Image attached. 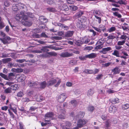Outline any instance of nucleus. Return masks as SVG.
<instances>
[{"label":"nucleus","mask_w":129,"mask_h":129,"mask_svg":"<svg viewBox=\"0 0 129 129\" xmlns=\"http://www.w3.org/2000/svg\"><path fill=\"white\" fill-rule=\"evenodd\" d=\"M27 15L31 18H33L34 17L32 15V14L31 13L28 12L27 13H25L24 12L22 11L20 12V14H17L15 16V18L17 21H20L22 20H23V17H24Z\"/></svg>","instance_id":"nucleus-1"},{"label":"nucleus","mask_w":129,"mask_h":129,"mask_svg":"<svg viewBox=\"0 0 129 129\" xmlns=\"http://www.w3.org/2000/svg\"><path fill=\"white\" fill-rule=\"evenodd\" d=\"M57 82L56 84L55 85V87H57L60 84L61 81V80L58 78L55 79H52L48 81L47 82V85L51 86L52 85Z\"/></svg>","instance_id":"nucleus-2"},{"label":"nucleus","mask_w":129,"mask_h":129,"mask_svg":"<svg viewBox=\"0 0 129 129\" xmlns=\"http://www.w3.org/2000/svg\"><path fill=\"white\" fill-rule=\"evenodd\" d=\"M26 6L21 3H18L14 4L12 7V9L13 11H17L19 9V8L20 9L22 8L23 9L26 8Z\"/></svg>","instance_id":"nucleus-3"},{"label":"nucleus","mask_w":129,"mask_h":129,"mask_svg":"<svg viewBox=\"0 0 129 129\" xmlns=\"http://www.w3.org/2000/svg\"><path fill=\"white\" fill-rule=\"evenodd\" d=\"M27 15L23 17V21H22V23L23 25L25 26H31L32 24V23L30 21H27V19L28 18V16Z\"/></svg>","instance_id":"nucleus-4"},{"label":"nucleus","mask_w":129,"mask_h":129,"mask_svg":"<svg viewBox=\"0 0 129 129\" xmlns=\"http://www.w3.org/2000/svg\"><path fill=\"white\" fill-rule=\"evenodd\" d=\"M90 41V40L87 38L86 37H84L82 39V41L78 40L77 41V45L78 46H80L81 44L84 43L86 44L89 42Z\"/></svg>","instance_id":"nucleus-5"},{"label":"nucleus","mask_w":129,"mask_h":129,"mask_svg":"<svg viewBox=\"0 0 129 129\" xmlns=\"http://www.w3.org/2000/svg\"><path fill=\"white\" fill-rule=\"evenodd\" d=\"M54 116V115L52 112H49L47 113L45 115V121L49 122V120L47 119L49 118H55L54 117H53Z\"/></svg>","instance_id":"nucleus-6"},{"label":"nucleus","mask_w":129,"mask_h":129,"mask_svg":"<svg viewBox=\"0 0 129 129\" xmlns=\"http://www.w3.org/2000/svg\"><path fill=\"white\" fill-rule=\"evenodd\" d=\"M57 109L58 111L62 113L58 116V117L59 118L64 119L65 117V115L64 114V113L65 112V111L61 109L60 107H58L57 108Z\"/></svg>","instance_id":"nucleus-7"},{"label":"nucleus","mask_w":129,"mask_h":129,"mask_svg":"<svg viewBox=\"0 0 129 129\" xmlns=\"http://www.w3.org/2000/svg\"><path fill=\"white\" fill-rule=\"evenodd\" d=\"M87 122V121L84 120L80 119L78 122L77 126L78 127L81 128L83 127V125L85 124Z\"/></svg>","instance_id":"nucleus-8"},{"label":"nucleus","mask_w":129,"mask_h":129,"mask_svg":"<svg viewBox=\"0 0 129 129\" xmlns=\"http://www.w3.org/2000/svg\"><path fill=\"white\" fill-rule=\"evenodd\" d=\"M111 50L112 48L111 47H107L103 48L102 50L100 51V53H102L104 54H106L107 53L108 51H110Z\"/></svg>","instance_id":"nucleus-9"},{"label":"nucleus","mask_w":129,"mask_h":129,"mask_svg":"<svg viewBox=\"0 0 129 129\" xmlns=\"http://www.w3.org/2000/svg\"><path fill=\"white\" fill-rule=\"evenodd\" d=\"M66 98L65 94L63 93L61 94L58 97V101L60 102H63Z\"/></svg>","instance_id":"nucleus-10"},{"label":"nucleus","mask_w":129,"mask_h":129,"mask_svg":"<svg viewBox=\"0 0 129 129\" xmlns=\"http://www.w3.org/2000/svg\"><path fill=\"white\" fill-rule=\"evenodd\" d=\"M73 54L70 53L68 52H65L62 53L60 54V56L63 57H68L73 56Z\"/></svg>","instance_id":"nucleus-11"},{"label":"nucleus","mask_w":129,"mask_h":129,"mask_svg":"<svg viewBox=\"0 0 129 129\" xmlns=\"http://www.w3.org/2000/svg\"><path fill=\"white\" fill-rule=\"evenodd\" d=\"M17 78L19 81L22 82L25 79V76L23 74H19L17 76Z\"/></svg>","instance_id":"nucleus-12"},{"label":"nucleus","mask_w":129,"mask_h":129,"mask_svg":"<svg viewBox=\"0 0 129 129\" xmlns=\"http://www.w3.org/2000/svg\"><path fill=\"white\" fill-rule=\"evenodd\" d=\"M16 106L13 103H11L9 105V107L16 114H17V111Z\"/></svg>","instance_id":"nucleus-13"},{"label":"nucleus","mask_w":129,"mask_h":129,"mask_svg":"<svg viewBox=\"0 0 129 129\" xmlns=\"http://www.w3.org/2000/svg\"><path fill=\"white\" fill-rule=\"evenodd\" d=\"M10 40V38L9 37L6 36L3 39L0 38V40L5 44H7L8 43V41Z\"/></svg>","instance_id":"nucleus-14"},{"label":"nucleus","mask_w":129,"mask_h":129,"mask_svg":"<svg viewBox=\"0 0 129 129\" xmlns=\"http://www.w3.org/2000/svg\"><path fill=\"white\" fill-rule=\"evenodd\" d=\"M59 8L63 11H67L69 10L68 6L65 4H62L61 6L59 7Z\"/></svg>","instance_id":"nucleus-15"},{"label":"nucleus","mask_w":129,"mask_h":129,"mask_svg":"<svg viewBox=\"0 0 129 129\" xmlns=\"http://www.w3.org/2000/svg\"><path fill=\"white\" fill-rule=\"evenodd\" d=\"M97 55L95 53H92L89 54L85 55V57L91 59L95 57Z\"/></svg>","instance_id":"nucleus-16"},{"label":"nucleus","mask_w":129,"mask_h":129,"mask_svg":"<svg viewBox=\"0 0 129 129\" xmlns=\"http://www.w3.org/2000/svg\"><path fill=\"white\" fill-rule=\"evenodd\" d=\"M112 71L114 74H119L120 73V70L117 67H116L112 69Z\"/></svg>","instance_id":"nucleus-17"},{"label":"nucleus","mask_w":129,"mask_h":129,"mask_svg":"<svg viewBox=\"0 0 129 129\" xmlns=\"http://www.w3.org/2000/svg\"><path fill=\"white\" fill-rule=\"evenodd\" d=\"M65 124L63 126V129H70V126L71 125V123L69 122H66Z\"/></svg>","instance_id":"nucleus-18"},{"label":"nucleus","mask_w":129,"mask_h":129,"mask_svg":"<svg viewBox=\"0 0 129 129\" xmlns=\"http://www.w3.org/2000/svg\"><path fill=\"white\" fill-rule=\"evenodd\" d=\"M73 31H68L65 33V36L66 37H70L73 35Z\"/></svg>","instance_id":"nucleus-19"},{"label":"nucleus","mask_w":129,"mask_h":129,"mask_svg":"<svg viewBox=\"0 0 129 129\" xmlns=\"http://www.w3.org/2000/svg\"><path fill=\"white\" fill-rule=\"evenodd\" d=\"M28 85L30 87H37L38 84L36 83H34L33 82L29 81Z\"/></svg>","instance_id":"nucleus-20"},{"label":"nucleus","mask_w":129,"mask_h":129,"mask_svg":"<svg viewBox=\"0 0 129 129\" xmlns=\"http://www.w3.org/2000/svg\"><path fill=\"white\" fill-rule=\"evenodd\" d=\"M28 85L30 87H37L38 84L36 83H34L33 82L29 81Z\"/></svg>","instance_id":"nucleus-21"},{"label":"nucleus","mask_w":129,"mask_h":129,"mask_svg":"<svg viewBox=\"0 0 129 129\" xmlns=\"http://www.w3.org/2000/svg\"><path fill=\"white\" fill-rule=\"evenodd\" d=\"M39 20L43 23H44L47 22V19L43 16H40L39 17Z\"/></svg>","instance_id":"nucleus-22"},{"label":"nucleus","mask_w":129,"mask_h":129,"mask_svg":"<svg viewBox=\"0 0 129 129\" xmlns=\"http://www.w3.org/2000/svg\"><path fill=\"white\" fill-rule=\"evenodd\" d=\"M36 100L37 101L41 102L44 99L43 97L39 95L36 96Z\"/></svg>","instance_id":"nucleus-23"},{"label":"nucleus","mask_w":129,"mask_h":129,"mask_svg":"<svg viewBox=\"0 0 129 129\" xmlns=\"http://www.w3.org/2000/svg\"><path fill=\"white\" fill-rule=\"evenodd\" d=\"M51 47L49 46H45L44 47H43L41 49V50L43 52H47L49 51V50L47 48H50Z\"/></svg>","instance_id":"nucleus-24"},{"label":"nucleus","mask_w":129,"mask_h":129,"mask_svg":"<svg viewBox=\"0 0 129 129\" xmlns=\"http://www.w3.org/2000/svg\"><path fill=\"white\" fill-rule=\"evenodd\" d=\"M128 25L126 23H124L123 24L122 26V28L124 30H128Z\"/></svg>","instance_id":"nucleus-25"},{"label":"nucleus","mask_w":129,"mask_h":129,"mask_svg":"<svg viewBox=\"0 0 129 129\" xmlns=\"http://www.w3.org/2000/svg\"><path fill=\"white\" fill-rule=\"evenodd\" d=\"M94 93L93 91V89H90L88 90L87 92V95L89 97L91 96Z\"/></svg>","instance_id":"nucleus-26"},{"label":"nucleus","mask_w":129,"mask_h":129,"mask_svg":"<svg viewBox=\"0 0 129 129\" xmlns=\"http://www.w3.org/2000/svg\"><path fill=\"white\" fill-rule=\"evenodd\" d=\"M115 107L111 106L109 108V111L110 113L115 112L116 111V110H115Z\"/></svg>","instance_id":"nucleus-27"},{"label":"nucleus","mask_w":129,"mask_h":129,"mask_svg":"<svg viewBox=\"0 0 129 129\" xmlns=\"http://www.w3.org/2000/svg\"><path fill=\"white\" fill-rule=\"evenodd\" d=\"M127 38V37L126 35V34L123 33V34L120 37V40H122L125 41L126 40Z\"/></svg>","instance_id":"nucleus-28"},{"label":"nucleus","mask_w":129,"mask_h":129,"mask_svg":"<svg viewBox=\"0 0 129 129\" xmlns=\"http://www.w3.org/2000/svg\"><path fill=\"white\" fill-rule=\"evenodd\" d=\"M116 28L115 27H111L108 28L107 31L109 33H112L116 30Z\"/></svg>","instance_id":"nucleus-29"},{"label":"nucleus","mask_w":129,"mask_h":129,"mask_svg":"<svg viewBox=\"0 0 129 129\" xmlns=\"http://www.w3.org/2000/svg\"><path fill=\"white\" fill-rule=\"evenodd\" d=\"M112 54L116 56L117 57H120L119 53V51L116 50H115L114 51L113 53H112Z\"/></svg>","instance_id":"nucleus-30"},{"label":"nucleus","mask_w":129,"mask_h":129,"mask_svg":"<svg viewBox=\"0 0 129 129\" xmlns=\"http://www.w3.org/2000/svg\"><path fill=\"white\" fill-rule=\"evenodd\" d=\"M99 42H98L96 44V46L95 48V49H101L103 47V45L102 44H98Z\"/></svg>","instance_id":"nucleus-31"},{"label":"nucleus","mask_w":129,"mask_h":129,"mask_svg":"<svg viewBox=\"0 0 129 129\" xmlns=\"http://www.w3.org/2000/svg\"><path fill=\"white\" fill-rule=\"evenodd\" d=\"M11 88L13 90H16L18 89L19 87L18 85L16 84L13 85H12L11 86Z\"/></svg>","instance_id":"nucleus-32"},{"label":"nucleus","mask_w":129,"mask_h":129,"mask_svg":"<svg viewBox=\"0 0 129 129\" xmlns=\"http://www.w3.org/2000/svg\"><path fill=\"white\" fill-rule=\"evenodd\" d=\"M111 101L112 103L113 104L117 103L119 102V99L117 98L113 99Z\"/></svg>","instance_id":"nucleus-33"},{"label":"nucleus","mask_w":129,"mask_h":129,"mask_svg":"<svg viewBox=\"0 0 129 129\" xmlns=\"http://www.w3.org/2000/svg\"><path fill=\"white\" fill-rule=\"evenodd\" d=\"M24 95L23 91H20L17 93V96L19 97H22Z\"/></svg>","instance_id":"nucleus-34"},{"label":"nucleus","mask_w":129,"mask_h":129,"mask_svg":"<svg viewBox=\"0 0 129 129\" xmlns=\"http://www.w3.org/2000/svg\"><path fill=\"white\" fill-rule=\"evenodd\" d=\"M83 72L88 74H92L93 70L85 69L84 70Z\"/></svg>","instance_id":"nucleus-35"},{"label":"nucleus","mask_w":129,"mask_h":129,"mask_svg":"<svg viewBox=\"0 0 129 129\" xmlns=\"http://www.w3.org/2000/svg\"><path fill=\"white\" fill-rule=\"evenodd\" d=\"M20 129H26L25 127L22 122H19Z\"/></svg>","instance_id":"nucleus-36"},{"label":"nucleus","mask_w":129,"mask_h":129,"mask_svg":"<svg viewBox=\"0 0 129 129\" xmlns=\"http://www.w3.org/2000/svg\"><path fill=\"white\" fill-rule=\"evenodd\" d=\"M46 82L44 81L40 84V88H44L46 87Z\"/></svg>","instance_id":"nucleus-37"},{"label":"nucleus","mask_w":129,"mask_h":129,"mask_svg":"<svg viewBox=\"0 0 129 129\" xmlns=\"http://www.w3.org/2000/svg\"><path fill=\"white\" fill-rule=\"evenodd\" d=\"M125 41L124 40H121L119 41L117 43V45H120L121 46V45H123L125 43Z\"/></svg>","instance_id":"nucleus-38"},{"label":"nucleus","mask_w":129,"mask_h":129,"mask_svg":"<svg viewBox=\"0 0 129 129\" xmlns=\"http://www.w3.org/2000/svg\"><path fill=\"white\" fill-rule=\"evenodd\" d=\"M11 60V59L10 58H4L3 59V63H5Z\"/></svg>","instance_id":"nucleus-39"},{"label":"nucleus","mask_w":129,"mask_h":129,"mask_svg":"<svg viewBox=\"0 0 129 129\" xmlns=\"http://www.w3.org/2000/svg\"><path fill=\"white\" fill-rule=\"evenodd\" d=\"M94 17L96 18V21L98 22L99 23H100L101 22V19L100 17H98L96 15H94Z\"/></svg>","instance_id":"nucleus-40"},{"label":"nucleus","mask_w":129,"mask_h":129,"mask_svg":"<svg viewBox=\"0 0 129 129\" xmlns=\"http://www.w3.org/2000/svg\"><path fill=\"white\" fill-rule=\"evenodd\" d=\"M94 15H96L97 16H100L101 15V12L99 10H96L94 12Z\"/></svg>","instance_id":"nucleus-41"},{"label":"nucleus","mask_w":129,"mask_h":129,"mask_svg":"<svg viewBox=\"0 0 129 129\" xmlns=\"http://www.w3.org/2000/svg\"><path fill=\"white\" fill-rule=\"evenodd\" d=\"M129 108V104H125L122 106V109L123 110H125L128 109Z\"/></svg>","instance_id":"nucleus-42"},{"label":"nucleus","mask_w":129,"mask_h":129,"mask_svg":"<svg viewBox=\"0 0 129 129\" xmlns=\"http://www.w3.org/2000/svg\"><path fill=\"white\" fill-rule=\"evenodd\" d=\"M11 87H8L5 90L4 92L6 93H10L11 92Z\"/></svg>","instance_id":"nucleus-43"},{"label":"nucleus","mask_w":129,"mask_h":129,"mask_svg":"<svg viewBox=\"0 0 129 129\" xmlns=\"http://www.w3.org/2000/svg\"><path fill=\"white\" fill-rule=\"evenodd\" d=\"M85 113L84 112H80L78 114V116L79 117H83Z\"/></svg>","instance_id":"nucleus-44"},{"label":"nucleus","mask_w":129,"mask_h":129,"mask_svg":"<svg viewBox=\"0 0 129 129\" xmlns=\"http://www.w3.org/2000/svg\"><path fill=\"white\" fill-rule=\"evenodd\" d=\"M78 102L76 100H72L71 102V103L74 106H76Z\"/></svg>","instance_id":"nucleus-45"},{"label":"nucleus","mask_w":129,"mask_h":129,"mask_svg":"<svg viewBox=\"0 0 129 129\" xmlns=\"http://www.w3.org/2000/svg\"><path fill=\"white\" fill-rule=\"evenodd\" d=\"M94 108L92 106H90L88 107L87 110L90 111H93L94 110Z\"/></svg>","instance_id":"nucleus-46"},{"label":"nucleus","mask_w":129,"mask_h":129,"mask_svg":"<svg viewBox=\"0 0 129 129\" xmlns=\"http://www.w3.org/2000/svg\"><path fill=\"white\" fill-rule=\"evenodd\" d=\"M99 28L101 29H102L103 31H104L105 30V26L101 24L99 25Z\"/></svg>","instance_id":"nucleus-47"},{"label":"nucleus","mask_w":129,"mask_h":129,"mask_svg":"<svg viewBox=\"0 0 129 129\" xmlns=\"http://www.w3.org/2000/svg\"><path fill=\"white\" fill-rule=\"evenodd\" d=\"M78 9V8L76 6H70V9L72 11H75Z\"/></svg>","instance_id":"nucleus-48"},{"label":"nucleus","mask_w":129,"mask_h":129,"mask_svg":"<svg viewBox=\"0 0 129 129\" xmlns=\"http://www.w3.org/2000/svg\"><path fill=\"white\" fill-rule=\"evenodd\" d=\"M47 53L50 56H56L57 55V54L54 52H47Z\"/></svg>","instance_id":"nucleus-49"},{"label":"nucleus","mask_w":129,"mask_h":129,"mask_svg":"<svg viewBox=\"0 0 129 129\" xmlns=\"http://www.w3.org/2000/svg\"><path fill=\"white\" fill-rule=\"evenodd\" d=\"M113 14L115 16L117 17L118 18H121V15L119 13L117 12H113Z\"/></svg>","instance_id":"nucleus-50"},{"label":"nucleus","mask_w":129,"mask_h":129,"mask_svg":"<svg viewBox=\"0 0 129 129\" xmlns=\"http://www.w3.org/2000/svg\"><path fill=\"white\" fill-rule=\"evenodd\" d=\"M117 3L121 5H125L126 4V2L125 1H123L122 0H119Z\"/></svg>","instance_id":"nucleus-51"},{"label":"nucleus","mask_w":129,"mask_h":129,"mask_svg":"<svg viewBox=\"0 0 129 129\" xmlns=\"http://www.w3.org/2000/svg\"><path fill=\"white\" fill-rule=\"evenodd\" d=\"M1 17H0V28H3L5 26L4 23L2 22L1 21Z\"/></svg>","instance_id":"nucleus-52"},{"label":"nucleus","mask_w":129,"mask_h":129,"mask_svg":"<svg viewBox=\"0 0 129 129\" xmlns=\"http://www.w3.org/2000/svg\"><path fill=\"white\" fill-rule=\"evenodd\" d=\"M76 63L77 61L76 60H72L70 61L69 63L70 64L73 65L75 64Z\"/></svg>","instance_id":"nucleus-53"},{"label":"nucleus","mask_w":129,"mask_h":129,"mask_svg":"<svg viewBox=\"0 0 129 129\" xmlns=\"http://www.w3.org/2000/svg\"><path fill=\"white\" fill-rule=\"evenodd\" d=\"M47 10L51 12H54L55 11V9L54 8H47Z\"/></svg>","instance_id":"nucleus-54"},{"label":"nucleus","mask_w":129,"mask_h":129,"mask_svg":"<svg viewBox=\"0 0 129 129\" xmlns=\"http://www.w3.org/2000/svg\"><path fill=\"white\" fill-rule=\"evenodd\" d=\"M22 100L23 102H28L30 101L29 99L26 98L22 99Z\"/></svg>","instance_id":"nucleus-55"},{"label":"nucleus","mask_w":129,"mask_h":129,"mask_svg":"<svg viewBox=\"0 0 129 129\" xmlns=\"http://www.w3.org/2000/svg\"><path fill=\"white\" fill-rule=\"evenodd\" d=\"M16 61L17 62L21 63L25 61V60L24 59H17L16 60Z\"/></svg>","instance_id":"nucleus-56"},{"label":"nucleus","mask_w":129,"mask_h":129,"mask_svg":"<svg viewBox=\"0 0 129 129\" xmlns=\"http://www.w3.org/2000/svg\"><path fill=\"white\" fill-rule=\"evenodd\" d=\"M8 111L11 117H12L13 118H15V116L12 113V112L10 111V110L9 109L8 110Z\"/></svg>","instance_id":"nucleus-57"},{"label":"nucleus","mask_w":129,"mask_h":129,"mask_svg":"<svg viewBox=\"0 0 129 129\" xmlns=\"http://www.w3.org/2000/svg\"><path fill=\"white\" fill-rule=\"evenodd\" d=\"M103 75L102 74H99L97 76L96 79L98 80L101 79L103 77Z\"/></svg>","instance_id":"nucleus-58"},{"label":"nucleus","mask_w":129,"mask_h":129,"mask_svg":"<svg viewBox=\"0 0 129 129\" xmlns=\"http://www.w3.org/2000/svg\"><path fill=\"white\" fill-rule=\"evenodd\" d=\"M73 85V83L70 82H67L66 84V86L69 87H71Z\"/></svg>","instance_id":"nucleus-59"},{"label":"nucleus","mask_w":129,"mask_h":129,"mask_svg":"<svg viewBox=\"0 0 129 129\" xmlns=\"http://www.w3.org/2000/svg\"><path fill=\"white\" fill-rule=\"evenodd\" d=\"M108 38L109 39H112L115 38V37L112 35H110L108 37Z\"/></svg>","instance_id":"nucleus-60"},{"label":"nucleus","mask_w":129,"mask_h":129,"mask_svg":"<svg viewBox=\"0 0 129 129\" xmlns=\"http://www.w3.org/2000/svg\"><path fill=\"white\" fill-rule=\"evenodd\" d=\"M115 49L117 50H119L121 49L122 48L121 46L120 45H116L115 46Z\"/></svg>","instance_id":"nucleus-61"},{"label":"nucleus","mask_w":129,"mask_h":129,"mask_svg":"<svg viewBox=\"0 0 129 129\" xmlns=\"http://www.w3.org/2000/svg\"><path fill=\"white\" fill-rule=\"evenodd\" d=\"M68 3L70 4H74L75 0H67Z\"/></svg>","instance_id":"nucleus-62"},{"label":"nucleus","mask_w":129,"mask_h":129,"mask_svg":"<svg viewBox=\"0 0 129 129\" xmlns=\"http://www.w3.org/2000/svg\"><path fill=\"white\" fill-rule=\"evenodd\" d=\"M2 116H3V118L5 120H6V119H7V114L5 113L2 112Z\"/></svg>","instance_id":"nucleus-63"},{"label":"nucleus","mask_w":129,"mask_h":129,"mask_svg":"<svg viewBox=\"0 0 129 129\" xmlns=\"http://www.w3.org/2000/svg\"><path fill=\"white\" fill-rule=\"evenodd\" d=\"M99 71V70L97 69H95L94 71L93 70L92 74H95L98 73Z\"/></svg>","instance_id":"nucleus-64"}]
</instances>
